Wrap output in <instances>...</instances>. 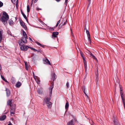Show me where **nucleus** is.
Returning <instances> with one entry per match:
<instances>
[{
    "label": "nucleus",
    "instance_id": "obj_1",
    "mask_svg": "<svg viewBox=\"0 0 125 125\" xmlns=\"http://www.w3.org/2000/svg\"><path fill=\"white\" fill-rule=\"evenodd\" d=\"M51 80L53 81V82H51V81H50L51 83V85L49 88L50 96V97H51L52 95V90L54 87L53 82L56 78V75L54 73L51 74Z\"/></svg>",
    "mask_w": 125,
    "mask_h": 125
},
{
    "label": "nucleus",
    "instance_id": "obj_2",
    "mask_svg": "<svg viewBox=\"0 0 125 125\" xmlns=\"http://www.w3.org/2000/svg\"><path fill=\"white\" fill-rule=\"evenodd\" d=\"M9 19L8 15L7 13L4 11L3 13V16L1 18V20L5 25H7V21Z\"/></svg>",
    "mask_w": 125,
    "mask_h": 125
},
{
    "label": "nucleus",
    "instance_id": "obj_3",
    "mask_svg": "<svg viewBox=\"0 0 125 125\" xmlns=\"http://www.w3.org/2000/svg\"><path fill=\"white\" fill-rule=\"evenodd\" d=\"M27 41L26 38L25 37H22L21 39L18 41V43L20 46H22L26 44L27 43Z\"/></svg>",
    "mask_w": 125,
    "mask_h": 125
},
{
    "label": "nucleus",
    "instance_id": "obj_4",
    "mask_svg": "<svg viewBox=\"0 0 125 125\" xmlns=\"http://www.w3.org/2000/svg\"><path fill=\"white\" fill-rule=\"evenodd\" d=\"M16 105L14 104H13L12 105L11 107H10V112L11 115L13 116L12 115H14L15 114V109H16Z\"/></svg>",
    "mask_w": 125,
    "mask_h": 125
},
{
    "label": "nucleus",
    "instance_id": "obj_5",
    "mask_svg": "<svg viewBox=\"0 0 125 125\" xmlns=\"http://www.w3.org/2000/svg\"><path fill=\"white\" fill-rule=\"evenodd\" d=\"M51 99L50 98L46 97L44 99L43 104V105H44L47 103L49 102Z\"/></svg>",
    "mask_w": 125,
    "mask_h": 125
},
{
    "label": "nucleus",
    "instance_id": "obj_6",
    "mask_svg": "<svg viewBox=\"0 0 125 125\" xmlns=\"http://www.w3.org/2000/svg\"><path fill=\"white\" fill-rule=\"evenodd\" d=\"M20 48L21 50L26 51L29 48V46L26 45H23L20 47Z\"/></svg>",
    "mask_w": 125,
    "mask_h": 125
},
{
    "label": "nucleus",
    "instance_id": "obj_7",
    "mask_svg": "<svg viewBox=\"0 0 125 125\" xmlns=\"http://www.w3.org/2000/svg\"><path fill=\"white\" fill-rule=\"evenodd\" d=\"M20 22L21 25L25 30H26L27 28L26 26L25 25V23L22 20L20 21Z\"/></svg>",
    "mask_w": 125,
    "mask_h": 125
},
{
    "label": "nucleus",
    "instance_id": "obj_8",
    "mask_svg": "<svg viewBox=\"0 0 125 125\" xmlns=\"http://www.w3.org/2000/svg\"><path fill=\"white\" fill-rule=\"evenodd\" d=\"M86 32L87 35L88 41L90 43L91 40L90 39V35L89 32V31H88L87 29H86Z\"/></svg>",
    "mask_w": 125,
    "mask_h": 125
},
{
    "label": "nucleus",
    "instance_id": "obj_9",
    "mask_svg": "<svg viewBox=\"0 0 125 125\" xmlns=\"http://www.w3.org/2000/svg\"><path fill=\"white\" fill-rule=\"evenodd\" d=\"M113 120L115 125H120L119 123L117 122V120L115 117H114Z\"/></svg>",
    "mask_w": 125,
    "mask_h": 125
},
{
    "label": "nucleus",
    "instance_id": "obj_10",
    "mask_svg": "<svg viewBox=\"0 0 125 125\" xmlns=\"http://www.w3.org/2000/svg\"><path fill=\"white\" fill-rule=\"evenodd\" d=\"M44 63L45 64H46L48 65H51V64L50 62L49 61L47 58L44 60L43 61Z\"/></svg>",
    "mask_w": 125,
    "mask_h": 125
},
{
    "label": "nucleus",
    "instance_id": "obj_11",
    "mask_svg": "<svg viewBox=\"0 0 125 125\" xmlns=\"http://www.w3.org/2000/svg\"><path fill=\"white\" fill-rule=\"evenodd\" d=\"M5 91L6 92V96L7 97H9L10 94V90L7 88H6Z\"/></svg>",
    "mask_w": 125,
    "mask_h": 125
},
{
    "label": "nucleus",
    "instance_id": "obj_12",
    "mask_svg": "<svg viewBox=\"0 0 125 125\" xmlns=\"http://www.w3.org/2000/svg\"><path fill=\"white\" fill-rule=\"evenodd\" d=\"M88 51H89V53L93 59H95V60L97 61V59L95 57V56L90 51L88 50Z\"/></svg>",
    "mask_w": 125,
    "mask_h": 125
},
{
    "label": "nucleus",
    "instance_id": "obj_13",
    "mask_svg": "<svg viewBox=\"0 0 125 125\" xmlns=\"http://www.w3.org/2000/svg\"><path fill=\"white\" fill-rule=\"evenodd\" d=\"M59 34V33L58 32H54L52 33V38L53 37L56 38L57 37V35Z\"/></svg>",
    "mask_w": 125,
    "mask_h": 125
},
{
    "label": "nucleus",
    "instance_id": "obj_14",
    "mask_svg": "<svg viewBox=\"0 0 125 125\" xmlns=\"http://www.w3.org/2000/svg\"><path fill=\"white\" fill-rule=\"evenodd\" d=\"M80 54H81V56L83 58V62L84 63H86V61L85 59V58L84 57V55L83 54V53H82V52L80 51Z\"/></svg>",
    "mask_w": 125,
    "mask_h": 125
},
{
    "label": "nucleus",
    "instance_id": "obj_15",
    "mask_svg": "<svg viewBox=\"0 0 125 125\" xmlns=\"http://www.w3.org/2000/svg\"><path fill=\"white\" fill-rule=\"evenodd\" d=\"M3 34V31L2 30H0V43L1 42L2 39V34Z\"/></svg>",
    "mask_w": 125,
    "mask_h": 125
},
{
    "label": "nucleus",
    "instance_id": "obj_16",
    "mask_svg": "<svg viewBox=\"0 0 125 125\" xmlns=\"http://www.w3.org/2000/svg\"><path fill=\"white\" fill-rule=\"evenodd\" d=\"M23 32V37H25L26 39L27 38V36L25 32L23 30H22Z\"/></svg>",
    "mask_w": 125,
    "mask_h": 125
},
{
    "label": "nucleus",
    "instance_id": "obj_17",
    "mask_svg": "<svg viewBox=\"0 0 125 125\" xmlns=\"http://www.w3.org/2000/svg\"><path fill=\"white\" fill-rule=\"evenodd\" d=\"M12 100H9L7 101V104L8 105H9L10 107H11L12 106Z\"/></svg>",
    "mask_w": 125,
    "mask_h": 125
},
{
    "label": "nucleus",
    "instance_id": "obj_18",
    "mask_svg": "<svg viewBox=\"0 0 125 125\" xmlns=\"http://www.w3.org/2000/svg\"><path fill=\"white\" fill-rule=\"evenodd\" d=\"M21 85V83L19 82H18L16 84V86L18 88H19Z\"/></svg>",
    "mask_w": 125,
    "mask_h": 125
},
{
    "label": "nucleus",
    "instance_id": "obj_19",
    "mask_svg": "<svg viewBox=\"0 0 125 125\" xmlns=\"http://www.w3.org/2000/svg\"><path fill=\"white\" fill-rule=\"evenodd\" d=\"M8 22L10 26H12L14 24L12 20L10 19L9 20Z\"/></svg>",
    "mask_w": 125,
    "mask_h": 125
},
{
    "label": "nucleus",
    "instance_id": "obj_20",
    "mask_svg": "<svg viewBox=\"0 0 125 125\" xmlns=\"http://www.w3.org/2000/svg\"><path fill=\"white\" fill-rule=\"evenodd\" d=\"M46 104L48 108H50L51 107L52 104L51 102H50L49 103H47Z\"/></svg>",
    "mask_w": 125,
    "mask_h": 125
},
{
    "label": "nucleus",
    "instance_id": "obj_21",
    "mask_svg": "<svg viewBox=\"0 0 125 125\" xmlns=\"http://www.w3.org/2000/svg\"><path fill=\"white\" fill-rule=\"evenodd\" d=\"M68 125H74L73 124V120H72L69 121L68 123Z\"/></svg>",
    "mask_w": 125,
    "mask_h": 125
},
{
    "label": "nucleus",
    "instance_id": "obj_22",
    "mask_svg": "<svg viewBox=\"0 0 125 125\" xmlns=\"http://www.w3.org/2000/svg\"><path fill=\"white\" fill-rule=\"evenodd\" d=\"M21 13L22 15H23L24 18L27 21H28V19L26 17V15L24 14V13L21 10Z\"/></svg>",
    "mask_w": 125,
    "mask_h": 125
},
{
    "label": "nucleus",
    "instance_id": "obj_23",
    "mask_svg": "<svg viewBox=\"0 0 125 125\" xmlns=\"http://www.w3.org/2000/svg\"><path fill=\"white\" fill-rule=\"evenodd\" d=\"M6 117V115H4L0 117V120L1 121H3L5 119Z\"/></svg>",
    "mask_w": 125,
    "mask_h": 125
},
{
    "label": "nucleus",
    "instance_id": "obj_24",
    "mask_svg": "<svg viewBox=\"0 0 125 125\" xmlns=\"http://www.w3.org/2000/svg\"><path fill=\"white\" fill-rule=\"evenodd\" d=\"M84 67L85 70V72L88 73V71L87 70V63H84Z\"/></svg>",
    "mask_w": 125,
    "mask_h": 125
},
{
    "label": "nucleus",
    "instance_id": "obj_25",
    "mask_svg": "<svg viewBox=\"0 0 125 125\" xmlns=\"http://www.w3.org/2000/svg\"><path fill=\"white\" fill-rule=\"evenodd\" d=\"M69 107V103L67 101L65 105V109L67 110L68 109Z\"/></svg>",
    "mask_w": 125,
    "mask_h": 125
},
{
    "label": "nucleus",
    "instance_id": "obj_26",
    "mask_svg": "<svg viewBox=\"0 0 125 125\" xmlns=\"http://www.w3.org/2000/svg\"><path fill=\"white\" fill-rule=\"evenodd\" d=\"M85 88L84 87H83L82 88V90L84 93V94H85V95L86 96H87L88 97V96L87 95V94H86L85 92Z\"/></svg>",
    "mask_w": 125,
    "mask_h": 125
},
{
    "label": "nucleus",
    "instance_id": "obj_27",
    "mask_svg": "<svg viewBox=\"0 0 125 125\" xmlns=\"http://www.w3.org/2000/svg\"><path fill=\"white\" fill-rule=\"evenodd\" d=\"M36 43L38 44V45L41 46L42 47L44 48V45H42L41 44H40V43L39 42H36Z\"/></svg>",
    "mask_w": 125,
    "mask_h": 125
},
{
    "label": "nucleus",
    "instance_id": "obj_28",
    "mask_svg": "<svg viewBox=\"0 0 125 125\" xmlns=\"http://www.w3.org/2000/svg\"><path fill=\"white\" fill-rule=\"evenodd\" d=\"M65 21V20L64 19L62 21V22H61V23L59 25V27H58L59 28H60L62 26V23H63V21Z\"/></svg>",
    "mask_w": 125,
    "mask_h": 125
},
{
    "label": "nucleus",
    "instance_id": "obj_29",
    "mask_svg": "<svg viewBox=\"0 0 125 125\" xmlns=\"http://www.w3.org/2000/svg\"><path fill=\"white\" fill-rule=\"evenodd\" d=\"M121 98L123 103H125V98L123 96H122Z\"/></svg>",
    "mask_w": 125,
    "mask_h": 125
},
{
    "label": "nucleus",
    "instance_id": "obj_30",
    "mask_svg": "<svg viewBox=\"0 0 125 125\" xmlns=\"http://www.w3.org/2000/svg\"><path fill=\"white\" fill-rule=\"evenodd\" d=\"M27 10L28 12H29L30 11L29 6V5H28L27 6Z\"/></svg>",
    "mask_w": 125,
    "mask_h": 125
},
{
    "label": "nucleus",
    "instance_id": "obj_31",
    "mask_svg": "<svg viewBox=\"0 0 125 125\" xmlns=\"http://www.w3.org/2000/svg\"><path fill=\"white\" fill-rule=\"evenodd\" d=\"M65 21H63V23L62 24V26H63L65 25V24H66V22L67 21V20L66 19Z\"/></svg>",
    "mask_w": 125,
    "mask_h": 125
},
{
    "label": "nucleus",
    "instance_id": "obj_32",
    "mask_svg": "<svg viewBox=\"0 0 125 125\" xmlns=\"http://www.w3.org/2000/svg\"><path fill=\"white\" fill-rule=\"evenodd\" d=\"M67 88H69V83L67 81L66 84Z\"/></svg>",
    "mask_w": 125,
    "mask_h": 125
},
{
    "label": "nucleus",
    "instance_id": "obj_33",
    "mask_svg": "<svg viewBox=\"0 0 125 125\" xmlns=\"http://www.w3.org/2000/svg\"><path fill=\"white\" fill-rule=\"evenodd\" d=\"M54 27L53 28V27H50L49 28V29L50 30L54 31Z\"/></svg>",
    "mask_w": 125,
    "mask_h": 125
},
{
    "label": "nucleus",
    "instance_id": "obj_34",
    "mask_svg": "<svg viewBox=\"0 0 125 125\" xmlns=\"http://www.w3.org/2000/svg\"><path fill=\"white\" fill-rule=\"evenodd\" d=\"M68 0H65V1L64 2V4L65 5V6H66L67 5V2Z\"/></svg>",
    "mask_w": 125,
    "mask_h": 125
},
{
    "label": "nucleus",
    "instance_id": "obj_35",
    "mask_svg": "<svg viewBox=\"0 0 125 125\" xmlns=\"http://www.w3.org/2000/svg\"><path fill=\"white\" fill-rule=\"evenodd\" d=\"M3 5V3L0 1V7H2Z\"/></svg>",
    "mask_w": 125,
    "mask_h": 125
},
{
    "label": "nucleus",
    "instance_id": "obj_36",
    "mask_svg": "<svg viewBox=\"0 0 125 125\" xmlns=\"http://www.w3.org/2000/svg\"><path fill=\"white\" fill-rule=\"evenodd\" d=\"M120 93L121 97H122V96H123V92H120Z\"/></svg>",
    "mask_w": 125,
    "mask_h": 125
},
{
    "label": "nucleus",
    "instance_id": "obj_37",
    "mask_svg": "<svg viewBox=\"0 0 125 125\" xmlns=\"http://www.w3.org/2000/svg\"><path fill=\"white\" fill-rule=\"evenodd\" d=\"M26 63H27L26 62V63H25V67H26V70H28V65H27Z\"/></svg>",
    "mask_w": 125,
    "mask_h": 125
},
{
    "label": "nucleus",
    "instance_id": "obj_38",
    "mask_svg": "<svg viewBox=\"0 0 125 125\" xmlns=\"http://www.w3.org/2000/svg\"><path fill=\"white\" fill-rule=\"evenodd\" d=\"M26 63H27L26 62V63H25V67H26V70H28V65H27Z\"/></svg>",
    "mask_w": 125,
    "mask_h": 125
},
{
    "label": "nucleus",
    "instance_id": "obj_39",
    "mask_svg": "<svg viewBox=\"0 0 125 125\" xmlns=\"http://www.w3.org/2000/svg\"><path fill=\"white\" fill-rule=\"evenodd\" d=\"M37 51L38 52H40L41 53H42V50L41 49H39L37 50Z\"/></svg>",
    "mask_w": 125,
    "mask_h": 125
},
{
    "label": "nucleus",
    "instance_id": "obj_40",
    "mask_svg": "<svg viewBox=\"0 0 125 125\" xmlns=\"http://www.w3.org/2000/svg\"><path fill=\"white\" fill-rule=\"evenodd\" d=\"M37 91L38 92V93L39 94H40L41 93V91L40 90V89H38L37 90Z\"/></svg>",
    "mask_w": 125,
    "mask_h": 125
},
{
    "label": "nucleus",
    "instance_id": "obj_41",
    "mask_svg": "<svg viewBox=\"0 0 125 125\" xmlns=\"http://www.w3.org/2000/svg\"><path fill=\"white\" fill-rule=\"evenodd\" d=\"M97 74H96V79L98 78V70H97Z\"/></svg>",
    "mask_w": 125,
    "mask_h": 125
},
{
    "label": "nucleus",
    "instance_id": "obj_42",
    "mask_svg": "<svg viewBox=\"0 0 125 125\" xmlns=\"http://www.w3.org/2000/svg\"><path fill=\"white\" fill-rule=\"evenodd\" d=\"M32 50H33L34 52H36L37 51V50L36 49L34 48H32Z\"/></svg>",
    "mask_w": 125,
    "mask_h": 125
},
{
    "label": "nucleus",
    "instance_id": "obj_43",
    "mask_svg": "<svg viewBox=\"0 0 125 125\" xmlns=\"http://www.w3.org/2000/svg\"><path fill=\"white\" fill-rule=\"evenodd\" d=\"M88 5L89 6L90 5L91 0H88Z\"/></svg>",
    "mask_w": 125,
    "mask_h": 125
},
{
    "label": "nucleus",
    "instance_id": "obj_44",
    "mask_svg": "<svg viewBox=\"0 0 125 125\" xmlns=\"http://www.w3.org/2000/svg\"><path fill=\"white\" fill-rule=\"evenodd\" d=\"M1 78L3 80H5V78H4V77L2 75H1Z\"/></svg>",
    "mask_w": 125,
    "mask_h": 125
},
{
    "label": "nucleus",
    "instance_id": "obj_45",
    "mask_svg": "<svg viewBox=\"0 0 125 125\" xmlns=\"http://www.w3.org/2000/svg\"><path fill=\"white\" fill-rule=\"evenodd\" d=\"M120 92H122V88L120 86Z\"/></svg>",
    "mask_w": 125,
    "mask_h": 125
},
{
    "label": "nucleus",
    "instance_id": "obj_46",
    "mask_svg": "<svg viewBox=\"0 0 125 125\" xmlns=\"http://www.w3.org/2000/svg\"><path fill=\"white\" fill-rule=\"evenodd\" d=\"M58 24H58L57 23V24H56V26H55V27H54V28H55L56 27H57V26H58Z\"/></svg>",
    "mask_w": 125,
    "mask_h": 125
},
{
    "label": "nucleus",
    "instance_id": "obj_47",
    "mask_svg": "<svg viewBox=\"0 0 125 125\" xmlns=\"http://www.w3.org/2000/svg\"><path fill=\"white\" fill-rule=\"evenodd\" d=\"M87 74V72L85 73V78Z\"/></svg>",
    "mask_w": 125,
    "mask_h": 125
},
{
    "label": "nucleus",
    "instance_id": "obj_48",
    "mask_svg": "<svg viewBox=\"0 0 125 125\" xmlns=\"http://www.w3.org/2000/svg\"><path fill=\"white\" fill-rule=\"evenodd\" d=\"M37 10H42V9H40L39 8H37Z\"/></svg>",
    "mask_w": 125,
    "mask_h": 125
},
{
    "label": "nucleus",
    "instance_id": "obj_49",
    "mask_svg": "<svg viewBox=\"0 0 125 125\" xmlns=\"http://www.w3.org/2000/svg\"><path fill=\"white\" fill-rule=\"evenodd\" d=\"M60 20H59L57 22V23L58 24H59V23H60Z\"/></svg>",
    "mask_w": 125,
    "mask_h": 125
},
{
    "label": "nucleus",
    "instance_id": "obj_50",
    "mask_svg": "<svg viewBox=\"0 0 125 125\" xmlns=\"http://www.w3.org/2000/svg\"><path fill=\"white\" fill-rule=\"evenodd\" d=\"M7 125H12V124L10 122H9V123Z\"/></svg>",
    "mask_w": 125,
    "mask_h": 125
},
{
    "label": "nucleus",
    "instance_id": "obj_51",
    "mask_svg": "<svg viewBox=\"0 0 125 125\" xmlns=\"http://www.w3.org/2000/svg\"><path fill=\"white\" fill-rule=\"evenodd\" d=\"M38 0H35L34 1V3H36L37 2Z\"/></svg>",
    "mask_w": 125,
    "mask_h": 125
},
{
    "label": "nucleus",
    "instance_id": "obj_52",
    "mask_svg": "<svg viewBox=\"0 0 125 125\" xmlns=\"http://www.w3.org/2000/svg\"><path fill=\"white\" fill-rule=\"evenodd\" d=\"M4 81L8 83V81L5 79V80H4Z\"/></svg>",
    "mask_w": 125,
    "mask_h": 125
},
{
    "label": "nucleus",
    "instance_id": "obj_53",
    "mask_svg": "<svg viewBox=\"0 0 125 125\" xmlns=\"http://www.w3.org/2000/svg\"><path fill=\"white\" fill-rule=\"evenodd\" d=\"M29 39L30 41H32V40L31 39V38L29 37Z\"/></svg>",
    "mask_w": 125,
    "mask_h": 125
},
{
    "label": "nucleus",
    "instance_id": "obj_54",
    "mask_svg": "<svg viewBox=\"0 0 125 125\" xmlns=\"http://www.w3.org/2000/svg\"><path fill=\"white\" fill-rule=\"evenodd\" d=\"M2 69V68L1 66H0V70H1Z\"/></svg>",
    "mask_w": 125,
    "mask_h": 125
},
{
    "label": "nucleus",
    "instance_id": "obj_55",
    "mask_svg": "<svg viewBox=\"0 0 125 125\" xmlns=\"http://www.w3.org/2000/svg\"><path fill=\"white\" fill-rule=\"evenodd\" d=\"M57 2H59L61 0H55Z\"/></svg>",
    "mask_w": 125,
    "mask_h": 125
},
{
    "label": "nucleus",
    "instance_id": "obj_56",
    "mask_svg": "<svg viewBox=\"0 0 125 125\" xmlns=\"http://www.w3.org/2000/svg\"><path fill=\"white\" fill-rule=\"evenodd\" d=\"M31 5H32V4H33V1H31Z\"/></svg>",
    "mask_w": 125,
    "mask_h": 125
},
{
    "label": "nucleus",
    "instance_id": "obj_57",
    "mask_svg": "<svg viewBox=\"0 0 125 125\" xmlns=\"http://www.w3.org/2000/svg\"><path fill=\"white\" fill-rule=\"evenodd\" d=\"M29 48L31 49V50H32V48H32L31 47H29Z\"/></svg>",
    "mask_w": 125,
    "mask_h": 125
},
{
    "label": "nucleus",
    "instance_id": "obj_58",
    "mask_svg": "<svg viewBox=\"0 0 125 125\" xmlns=\"http://www.w3.org/2000/svg\"><path fill=\"white\" fill-rule=\"evenodd\" d=\"M85 28H84V29L85 30H86V27H85Z\"/></svg>",
    "mask_w": 125,
    "mask_h": 125
},
{
    "label": "nucleus",
    "instance_id": "obj_59",
    "mask_svg": "<svg viewBox=\"0 0 125 125\" xmlns=\"http://www.w3.org/2000/svg\"><path fill=\"white\" fill-rule=\"evenodd\" d=\"M33 0H32V1H31L33 2Z\"/></svg>",
    "mask_w": 125,
    "mask_h": 125
},
{
    "label": "nucleus",
    "instance_id": "obj_60",
    "mask_svg": "<svg viewBox=\"0 0 125 125\" xmlns=\"http://www.w3.org/2000/svg\"><path fill=\"white\" fill-rule=\"evenodd\" d=\"M2 46H0V47H1Z\"/></svg>",
    "mask_w": 125,
    "mask_h": 125
},
{
    "label": "nucleus",
    "instance_id": "obj_61",
    "mask_svg": "<svg viewBox=\"0 0 125 125\" xmlns=\"http://www.w3.org/2000/svg\"><path fill=\"white\" fill-rule=\"evenodd\" d=\"M14 1H16V0H14Z\"/></svg>",
    "mask_w": 125,
    "mask_h": 125
},
{
    "label": "nucleus",
    "instance_id": "obj_62",
    "mask_svg": "<svg viewBox=\"0 0 125 125\" xmlns=\"http://www.w3.org/2000/svg\"><path fill=\"white\" fill-rule=\"evenodd\" d=\"M18 0H17V1H18Z\"/></svg>",
    "mask_w": 125,
    "mask_h": 125
},
{
    "label": "nucleus",
    "instance_id": "obj_63",
    "mask_svg": "<svg viewBox=\"0 0 125 125\" xmlns=\"http://www.w3.org/2000/svg\"><path fill=\"white\" fill-rule=\"evenodd\" d=\"M0 66H1V65L0 64Z\"/></svg>",
    "mask_w": 125,
    "mask_h": 125
}]
</instances>
